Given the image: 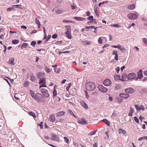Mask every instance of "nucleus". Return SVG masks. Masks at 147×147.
Masks as SVG:
<instances>
[{"instance_id":"nucleus-1","label":"nucleus","mask_w":147,"mask_h":147,"mask_svg":"<svg viewBox=\"0 0 147 147\" xmlns=\"http://www.w3.org/2000/svg\"><path fill=\"white\" fill-rule=\"evenodd\" d=\"M31 96L34 99L36 100L39 102H44L42 95L40 94L37 92H30Z\"/></svg>"},{"instance_id":"nucleus-2","label":"nucleus","mask_w":147,"mask_h":147,"mask_svg":"<svg viewBox=\"0 0 147 147\" xmlns=\"http://www.w3.org/2000/svg\"><path fill=\"white\" fill-rule=\"evenodd\" d=\"M86 89L88 91H93L95 88V86L92 82H87L85 86Z\"/></svg>"},{"instance_id":"nucleus-3","label":"nucleus","mask_w":147,"mask_h":147,"mask_svg":"<svg viewBox=\"0 0 147 147\" xmlns=\"http://www.w3.org/2000/svg\"><path fill=\"white\" fill-rule=\"evenodd\" d=\"M138 14L136 12L131 13L128 14L127 17L131 20H134L138 19Z\"/></svg>"},{"instance_id":"nucleus-4","label":"nucleus","mask_w":147,"mask_h":147,"mask_svg":"<svg viewBox=\"0 0 147 147\" xmlns=\"http://www.w3.org/2000/svg\"><path fill=\"white\" fill-rule=\"evenodd\" d=\"M136 74L134 73H130L127 76V80H131L134 79H136Z\"/></svg>"},{"instance_id":"nucleus-5","label":"nucleus","mask_w":147,"mask_h":147,"mask_svg":"<svg viewBox=\"0 0 147 147\" xmlns=\"http://www.w3.org/2000/svg\"><path fill=\"white\" fill-rule=\"evenodd\" d=\"M78 122L79 123L82 125H86L88 124L84 118L78 119Z\"/></svg>"},{"instance_id":"nucleus-6","label":"nucleus","mask_w":147,"mask_h":147,"mask_svg":"<svg viewBox=\"0 0 147 147\" xmlns=\"http://www.w3.org/2000/svg\"><path fill=\"white\" fill-rule=\"evenodd\" d=\"M98 88L101 92H107L108 90L107 88L101 85H98Z\"/></svg>"},{"instance_id":"nucleus-7","label":"nucleus","mask_w":147,"mask_h":147,"mask_svg":"<svg viewBox=\"0 0 147 147\" xmlns=\"http://www.w3.org/2000/svg\"><path fill=\"white\" fill-rule=\"evenodd\" d=\"M130 93V94H131L133 92H124V93H122L120 94V96L124 98H128L129 96V95L128 94V93Z\"/></svg>"},{"instance_id":"nucleus-8","label":"nucleus","mask_w":147,"mask_h":147,"mask_svg":"<svg viewBox=\"0 0 147 147\" xmlns=\"http://www.w3.org/2000/svg\"><path fill=\"white\" fill-rule=\"evenodd\" d=\"M37 77L39 79H41L45 77V75L44 73L38 72L36 74Z\"/></svg>"},{"instance_id":"nucleus-9","label":"nucleus","mask_w":147,"mask_h":147,"mask_svg":"<svg viewBox=\"0 0 147 147\" xmlns=\"http://www.w3.org/2000/svg\"><path fill=\"white\" fill-rule=\"evenodd\" d=\"M141 90L142 92H147V88L142 89L140 86L136 87L135 90V91H140Z\"/></svg>"},{"instance_id":"nucleus-10","label":"nucleus","mask_w":147,"mask_h":147,"mask_svg":"<svg viewBox=\"0 0 147 147\" xmlns=\"http://www.w3.org/2000/svg\"><path fill=\"white\" fill-rule=\"evenodd\" d=\"M49 120L51 123L55 121V118L54 114H52L51 115L49 118Z\"/></svg>"},{"instance_id":"nucleus-11","label":"nucleus","mask_w":147,"mask_h":147,"mask_svg":"<svg viewBox=\"0 0 147 147\" xmlns=\"http://www.w3.org/2000/svg\"><path fill=\"white\" fill-rule=\"evenodd\" d=\"M135 106L136 109L137 110H142L144 111V107L142 105H136Z\"/></svg>"},{"instance_id":"nucleus-12","label":"nucleus","mask_w":147,"mask_h":147,"mask_svg":"<svg viewBox=\"0 0 147 147\" xmlns=\"http://www.w3.org/2000/svg\"><path fill=\"white\" fill-rule=\"evenodd\" d=\"M51 140H52L58 141L59 140V139L55 134H53L52 135Z\"/></svg>"},{"instance_id":"nucleus-13","label":"nucleus","mask_w":147,"mask_h":147,"mask_svg":"<svg viewBox=\"0 0 147 147\" xmlns=\"http://www.w3.org/2000/svg\"><path fill=\"white\" fill-rule=\"evenodd\" d=\"M111 83V81L109 79H106L105 80L103 84L105 86H109Z\"/></svg>"},{"instance_id":"nucleus-14","label":"nucleus","mask_w":147,"mask_h":147,"mask_svg":"<svg viewBox=\"0 0 147 147\" xmlns=\"http://www.w3.org/2000/svg\"><path fill=\"white\" fill-rule=\"evenodd\" d=\"M14 61L15 59L13 57L9 59L8 63L11 65H15L14 63Z\"/></svg>"},{"instance_id":"nucleus-15","label":"nucleus","mask_w":147,"mask_h":147,"mask_svg":"<svg viewBox=\"0 0 147 147\" xmlns=\"http://www.w3.org/2000/svg\"><path fill=\"white\" fill-rule=\"evenodd\" d=\"M65 114V112L63 111L59 112L56 113V115L57 117L63 116Z\"/></svg>"},{"instance_id":"nucleus-16","label":"nucleus","mask_w":147,"mask_h":147,"mask_svg":"<svg viewBox=\"0 0 147 147\" xmlns=\"http://www.w3.org/2000/svg\"><path fill=\"white\" fill-rule=\"evenodd\" d=\"M73 18L78 21H84L86 20L85 18L80 17H74Z\"/></svg>"},{"instance_id":"nucleus-17","label":"nucleus","mask_w":147,"mask_h":147,"mask_svg":"<svg viewBox=\"0 0 147 147\" xmlns=\"http://www.w3.org/2000/svg\"><path fill=\"white\" fill-rule=\"evenodd\" d=\"M125 92H134L135 89L131 87L127 88L125 90Z\"/></svg>"},{"instance_id":"nucleus-18","label":"nucleus","mask_w":147,"mask_h":147,"mask_svg":"<svg viewBox=\"0 0 147 147\" xmlns=\"http://www.w3.org/2000/svg\"><path fill=\"white\" fill-rule=\"evenodd\" d=\"M46 82V78L45 77L40 79L39 80V84H45Z\"/></svg>"},{"instance_id":"nucleus-19","label":"nucleus","mask_w":147,"mask_h":147,"mask_svg":"<svg viewBox=\"0 0 147 147\" xmlns=\"http://www.w3.org/2000/svg\"><path fill=\"white\" fill-rule=\"evenodd\" d=\"M127 79V76L125 74L122 75L121 77V79H120V80L122 81H126Z\"/></svg>"},{"instance_id":"nucleus-20","label":"nucleus","mask_w":147,"mask_h":147,"mask_svg":"<svg viewBox=\"0 0 147 147\" xmlns=\"http://www.w3.org/2000/svg\"><path fill=\"white\" fill-rule=\"evenodd\" d=\"M66 31L65 32H71V27L69 26H65Z\"/></svg>"},{"instance_id":"nucleus-21","label":"nucleus","mask_w":147,"mask_h":147,"mask_svg":"<svg viewBox=\"0 0 147 147\" xmlns=\"http://www.w3.org/2000/svg\"><path fill=\"white\" fill-rule=\"evenodd\" d=\"M135 6L134 4H131L128 6L127 9L129 10H132L135 8Z\"/></svg>"},{"instance_id":"nucleus-22","label":"nucleus","mask_w":147,"mask_h":147,"mask_svg":"<svg viewBox=\"0 0 147 147\" xmlns=\"http://www.w3.org/2000/svg\"><path fill=\"white\" fill-rule=\"evenodd\" d=\"M81 104L82 106L84 107L86 109H87L88 108L87 104L83 101H82L81 102Z\"/></svg>"},{"instance_id":"nucleus-23","label":"nucleus","mask_w":147,"mask_h":147,"mask_svg":"<svg viewBox=\"0 0 147 147\" xmlns=\"http://www.w3.org/2000/svg\"><path fill=\"white\" fill-rule=\"evenodd\" d=\"M30 79L32 82H34L36 79V76L34 74H32L30 76Z\"/></svg>"},{"instance_id":"nucleus-24","label":"nucleus","mask_w":147,"mask_h":147,"mask_svg":"<svg viewBox=\"0 0 147 147\" xmlns=\"http://www.w3.org/2000/svg\"><path fill=\"white\" fill-rule=\"evenodd\" d=\"M65 34L68 39H71V38L72 36L71 35V32H65Z\"/></svg>"},{"instance_id":"nucleus-25","label":"nucleus","mask_w":147,"mask_h":147,"mask_svg":"<svg viewBox=\"0 0 147 147\" xmlns=\"http://www.w3.org/2000/svg\"><path fill=\"white\" fill-rule=\"evenodd\" d=\"M119 134H126V132L125 131L124 129H119Z\"/></svg>"},{"instance_id":"nucleus-26","label":"nucleus","mask_w":147,"mask_h":147,"mask_svg":"<svg viewBox=\"0 0 147 147\" xmlns=\"http://www.w3.org/2000/svg\"><path fill=\"white\" fill-rule=\"evenodd\" d=\"M101 121L104 122L105 123L107 124L108 126H110V122L109 121H108L107 119H104L102 120Z\"/></svg>"},{"instance_id":"nucleus-27","label":"nucleus","mask_w":147,"mask_h":147,"mask_svg":"<svg viewBox=\"0 0 147 147\" xmlns=\"http://www.w3.org/2000/svg\"><path fill=\"white\" fill-rule=\"evenodd\" d=\"M119 49L123 53L124 52L125 49L123 46L120 45Z\"/></svg>"},{"instance_id":"nucleus-28","label":"nucleus","mask_w":147,"mask_h":147,"mask_svg":"<svg viewBox=\"0 0 147 147\" xmlns=\"http://www.w3.org/2000/svg\"><path fill=\"white\" fill-rule=\"evenodd\" d=\"M29 114L33 117L34 118H36V116L35 113L32 111H30L29 112Z\"/></svg>"},{"instance_id":"nucleus-29","label":"nucleus","mask_w":147,"mask_h":147,"mask_svg":"<svg viewBox=\"0 0 147 147\" xmlns=\"http://www.w3.org/2000/svg\"><path fill=\"white\" fill-rule=\"evenodd\" d=\"M63 11L59 9H56L55 10V12L57 14H59L62 13Z\"/></svg>"},{"instance_id":"nucleus-30","label":"nucleus","mask_w":147,"mask_h":147,"mask_svg":"<svg viewBox=\"0 0 147 147\" xmlns=\"http://www.w3.org/2000/svg\"><path fill=\"white\" fill-rule=\"evenodd\" d=\"M82 44L83 45H90V42L85 40L82 42Z\"/></svg>"},{"instance_id":"nucleus-31","label":"nucleus","mask_w":147,"mask_h":147,"mask_svg":"<svg viewBox=\"0 0 147 147\" xmlns=\"http://www.w3.org/2000/svg\"><path fill=\"white\" fill-rule=\"evenodd\" d=\"M144 139L147 140V136H144L140 137L138 139V140L139 141H141Z\"/></svg>"},{"instance_id":"nucleus-32","label":"nucleus","mask_w":147,"mask_h":147,"mask_svg":"<svg viewBox=\"0 0 147 147\" xmlns=\"http://www.w3.org/2000/svg\"><path fill=\"white\" fill-rule=\"evenodd\" d=\"M42 94L43 95V96L46 97L47 98L49 96V94L48 93V92H42Z\"/></svg>"},{"instance_id":"nucleus-33","label":"nucleus","mask_w":147,"mask_h":147,"mask_svg":"<svg viewBox=\"0 0 147 147\" xmlns=\"http://www.w3.org/2000/svg\"><path fill=\"white\" fill-rule=\"evenodd\" d=\"M110 26H111L115 27L118 28H120L121 27V26L120 25L117 24H111V25Z\"/></svg>"},{"instance_id":"nucleus-34","label":"nucleus","mask_w":147,"mask_h":147,"mask_svg":"<svg viewBox=\"0 0 147 147\" xmlns=\"http://www.w3.org/2000/svg\"><path fill=\"white\" fill-rule=\"evenodd\" d=\"M19 43V41L17 40H13L12 41V43L13 44H17Z\"/></svg>"},{"instance_id":"nucleus-35","label":"nucleus","mask_w":147,"mask_h":147,"mask_svg":"<svg viewBox=\"0 0 147 147\" xmlns=\"http://www.w3.org/2000/svg\"><path fill=\"white\" fill-rule=\"evenodd\" d=\"M28 45V44L26 43H23L21 46V48L24 47V48H26V47Z\"/></svg>"},{"instance_id":"nucleus-36","label":"nucleus","mask_w":147,"mask_h":147,"mask_svg":"<svg viewBox=\"0 0 147 147\" xmlns=\"http://www.w3.org/2000/svg\"><path fill=\"white\" fill-rule=\"evenodd\" d=\"M45 67L46 68L45 69V71L48 73H49L51 72V70L50 69L48 68L46 66H45Z\"/></svg>"},{"instance_id":"nucleus-37","label":"nucleus","mask_w":147,"mask_h":147,"mask_svg":"<svg viewBox=\"0 0 147 147\" xmlns=\"http://www.w3.org/2000/svg\"><path fill=\"white\" fill-rule=\"evenodd\" d=\"M68 113H69L71 115H73L75 117L77 118V117H76V116L73 113V112L69 109L68 110Z\"/></svg>"},{"instance_id":"nucleus-38","label":"nucleus","mask_w":147,"mask_h":147,"mask_svg":"<svg viewBox=\"0 0 147 147\" xmlns=\"http://www.w3.org/2000/svg\"><path fill=\"white\" fill-rule=\"evenodd\" d=\"M36 44V42L35 41H32L30 44V45L33 47H34Z\"/></svg>"},{"instance_id":"nucleus-39","label":"nucleus","mask_w":147,"mask_h":147,"mask_svg":"<svg viewBox=\"0 0 147 147\" xmlns=\"http://www.w3.org/2000/svg\"><path fill=\"white\" fill-rule=\"evenodd\" d=\"M117 98V102L119 103H120L123 102V99L121 98Z\"/></svg>"},{"instance_id":"nucleus-40","label":"nucleus","mask_w":147,"mask_h":147,"mask_svg":"<svg viewBox=\"0 0 147 147\" xmlns=\"http://www.w3.org/2000/svg\"><path fill=\"white\" fill-rule=\"evenodd\" d=\"M137 73H138V77L136 78V80H137L138 78V77L139 76V74H142V70H140L139 71V72H138Z\"/></svg>"},{"instance_id":"nucleus-41","label":"nucleus","mask_w":147,"mask_h":147,"mask_svg":"<svg viewBox=\"0 0 147 147\" xmlns=\"http://www.w3.org/2000/svg\"><path fill=\"white\" fill-rule=\"evenodd\" d=\"M96 130L95 131H92L90 133H89L88 134V135L89 136H92L94 134L96 131Z\"/></svg>"},{"instance_id":"nucleus-42","label":"nucleus","mask_w":147,"mask_h":147,"mask_svg":"<svg viewBox=\"0 0 147 147\" xmlns=\"http://www.w3.org/2000/svg\"><path fill=\"white\" fill-rule=\"evenodd\" d=\"M93 16H91L88 17L87 19L88 20H90V21H92V20H93Z\"/></svg>"},{"instance_id":"nucleus-43","label":"nucleus","mask_w":147,"mask_h":147,"mask_svg":"<svg viewBox=\"0 0 147 147\" xmlns=\"http://www.w3.org/2000/svg\"><path fill=\"white\" fill-rule=\"evenodd\" d=\"M38 125L39 126L40 128L41 129H42L43 128V122L42 121L40 122V124H38Z\"/></svg>"},{"instance_id":"nucleus-44","label":"nucleus","mask_w":147,"mask_h":147,"mask_svg":"<svg viewBox=\"0 0 147 147\" xmlns=\"http://www.w3.org/2000/svg\"><path fill=\"white\" fill-rule=\"evenodd\" d=\"M72 84L71 83H69L68 84V86L66 88V90L67 91H68L69 89V88L71 86Z\"/></svg>"},{"instance_id":"nucleus-45","label":"nucleus","mask_w":147,"mask_h":147,"mask_svg":"<svg viewBox=\"0 0 147 147\" xmlns=\"http://www.w3.org/2000/svg\"><path fill=\"white\" fill-rule=\"evenodd\" d=\"M63 21L64 23H72V22L71 21L66 20H63Z\"/></svg>"},{"instance_id":"nucleus-46","label":"nucleus","mask_w":147,"mask_h":147,"mask_svg":"<svg viewBox=\"0 0 147 147\" xmlns=\"http://www.w3.org/2000/svg\"><path fill=\"white\" fill-rule=\"evenodd\" d=\"M29 84V82L28 81L24 82V86L25 87H27Z\"/></svg>"},{"instance_id":"nucleus-47","label":"nucleus","mask_w":147,"mask_h":147,"mask_svg":"<svg viewBox=\"0 0 147 147\" xmlns=\"http://www.w3.org/2000/svg\"><path fill=\"white\" fill-rule=\"evenodd\" d=\"M112 55H118V53L117 51L116 50L113 51L112 52Z\"/></svg>"},{"instance_id":"nucleus-48","label":"nucleus","mask_w":147,"mask_h":147,"mask_svg":"<svg viewBox=\"0 0 147 147\" xmlns=\"http://www.w3.org/2000/svg\"><path fill=\"white\" fill-rule=\"evenodd\" d=\"M64 139L65 142L67 143V144L68 143L69 141V139L66 137H64Z\"/></svg>"},{"instance_id":"nucleus-49","label":"nucleus","mask_w":147,"mask_h":147,"mask_svg":"<svg viewBox=\"0 0 147 147\" xmlns=\"http://www.w3.org/2000/svg\"><path fill=\"white\" fill-rule=\"evenodd\" d=\"M70 52L69 51H67L64 52H59V54H61L62 53H69Z\"/></svg>"},{"instance_id":"nucleus-50","label":"nucleus","mask_w":147,"mask_h":147,"mask_svg":"<svg viewBox=\"0 0 147 147\" xmlns=\"http://www.w3.org/2000/svg\"><path fill=\"white\" fill-rule=\"evenodd\" d=\"M142 41L145 44H147V39L146 38H143L142 39Z\"/></svg>"},{"instance_id":"nucleus-51","label":"nucleus","mask_w":147,"mask_h":147,"mask_svg":"<svg viewBox=\"0 0 147 147\" xmlns=\"http://www.w3.org/2000/svg\"><path fill=\"white\" fill-rule=\"evenodd\" d=\"M94 28V26H86L85 27V28L86 29H89V28Z\"/></svg>"},{"instance_id":"nucleus-52","label":"nucleus","mask_w":147,"mask_h":147,"mask_svg":"<svg viewBox=\"0 0 147 147\" xmlns=\"http://www.w3.org/2000/svg\"><path fill=\"white\" fill-rule=\"evenodd\" d=\"M98 43L100 44H101L102 43V40L100 38H99L98 40Z\"/></svg>"},{"instance_id":"nucleus-53","label":"nucleus","mask_w":147,"mask_h":147,"mask_svg":"<svg viewBox=\"0 0 147 147\" xmlns=\"http://www.w3.org/2000/svg\"><path fill=\"white\" fill-rule=\"evenodd\" d=\"M116 113L115 111H114L113 113H112V117H116Z\"/></svg>"},{"instance_id":"nucleus-54","label":"nucleus","mask_w":147,"mask_h":147,"mask_svg":"<svg viewBox=\"0 0 147 147\" xmlns=\"http://www.w3.org/2000/svg\"><path fill=\"white\" fill-rule=\"evenodd\" d=\"M134 120L137 123H138L139 122V120L138 119V118L136 117H135L134 118Z\"/></svg>"},{"instance_id":"nucleus-55","label":"nucleus","mask_w":147,"mask_h":147,"mask_svg":"<svg viewBox=\"0 0 147 147\" xmlns=\"http://www.w3.org/2000/svg\"><path fill=\"white\" fill-rule=\"evenodd\" d=\"M57 37V35L56 34H54L52 36V37L54 39L56 38Z\"/></svg>"},{"instance_id":"nucleus-56","label":"nucleus","mask_w":147,"mask_h":147,"mask_svg":"<svg viewBox=\"0 0 147 147\" xmlns=\"http://www.w3.org/2000/svg\"><path fill=\"white\" fill-rule=\"evenodd\" d=\"M35 22L37 25L40 24V23L39 20L36 18Z\"/></svg>"},{"instance_id":"nucleus-57","label":"nucleus","mask_w":147,"mask_h":147,"mask_svg":"<svg viewBox=\"0 0 147 147\" xmlns=\"http://www.w3.org/2000/svg\"><path fill=\"white\" fill-rule=\"evenodd\" d=\"M120 45H118L116 46V45H112L111 46V47H113L115 48H117L119 49V46Z\"/></svg>"},{"instance_id":"nucleus-58","label":"nucleus","mask_w":147,"mask_h":147,"mask_svg":"<svg viewBox=\"0 0 147 147\" xmlns=\"http://www.w3.org/2000/svg\"><path fill=\"white\" fill-rule=\"evenodd\" d=\"M73 92H68V93H67L66 94V96L67 97H68L69 96V95H71L72 94H71Z\"/></svg>"},{"instance_id":"nucleus-59","label":"nucleus","mask_w":147,"mask_h":147,"mask_svg":"<svg viewBox=\"0 0 147 147\" xmlns=\"http://www.w3.org/2000/svg\"><path fill=\"white\" fill-rule=\"evenodd\" d=\"M46 87V85L45 84H41L40 86V88Z\"/></svg>"},{"instance_id":"nucleus-60","label":"nucleus","mask_w":147,"mask_h":147,"mask_svg":"<svg viewBox=\"0 0 147 147\" xmlns=\"http://www.w3.org/2000/svg\"><path fill=\"white\" fill-rule=\"evenodd\" d=\"M115 70L116 71V72H117V73H118L120 70L119 67H118L117 68H116Z\"/></svg>"},{"instance_id":"nucleus-61","label":"nucleus","mask_w":147,"mask_h":147,"mask_svg":"<svg viewBox=\"0 0 147 147\" xmlns=\"http://www.w3.org/2000/svg\"><path fill=\"white\" fill-rule=\"evenodd\" d=\"M71 9L73 10L76 9V7L74 5H71Z\"/></svg>"},{"instance_id":"nucleus-62","label":"nucleus","mask_w":147,"mask_h":147,"mask_svg":"<svg viewBox=\"0 0 147 147\" xmlns=\"http://www.w3.org/2000/svg\"><path fill=\"white\" fill-rule=\"evenodd\" d=\"M109 132L108 131H106L105 132V134L106 135L107 138H108L109 137Z\"/></svg>"},{"instance_id":"nucleus-63","label":"nucleus","mask_w":147,"mask_h":147,"mask_svg":"<svg viewBox=\"0 0 147 147\" xmlns=\"http://www.w3.org/2000/svg\"><path fill=\"white\" fill-rule=\"evenodd\" d=\"M130 110L129 112H130L131 113H134V110L132 109V108L131 107H130Z\"/></svg>"},{"instance_id":"nucleus-64","label":"nucleus","mask_w":147,"mask_h":147,"mask_svg":"<svg viewBox=\"0 0 147 147\" xmlns=\"http://www.w3.org/2000/svg\"><path fill=\"white\" fill-rule=\"evenodd\" d=\"M21 28H23L24 29H26L27 28V27L26 26L23 25L21 26Z\"/></svg>"}]
</instances>
